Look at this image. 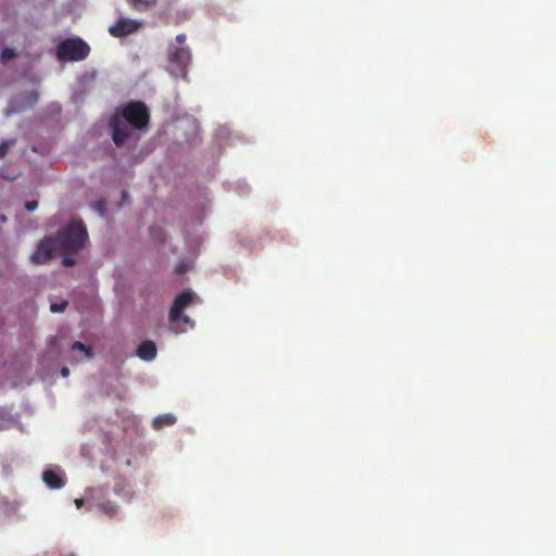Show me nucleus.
I'll return each mask as SVG.
<instances>
[{
  "label": "nucleus",
  "instance_id": "1",
  "mask_svg": "<svg viewBox=\"0 0 556 556\" xmlns=\"http://www.w3.org/2000/svg\"><path fill=\"white\" fill-rule=\"evenodd\" d=\"M123 119L132 128L142 129L150 121V114L144 103L140 101L128 102L122 110L121 114H114L110 119V128L112 129V139L116 146H122L129 138V130L123 126Z\"/></svg>",
  "mask_w": 556,
  "mask_h": 556
},
{
  "label": "nucleus",
  "instance_id": "2",
  "mask_svg": "<svg viewBox=\"0 0 556 556\" xmlns=\"http://www.w3.org/2000/svg\"><path fill=\"white\" fill-rule=\"evenodd\" d=\"M63 254L76 253L85 247L88 240L86 227L80 222H72L54 237Z\"/></svg>",
  "mask_w": 556,
  "mask_h": 556
},
{
  "label": "nucleus",
  "instance_id": "3",
  "mask_svg": "<svg viewBox=\"0 0 556 556\" xmlns=\"http://www.w3.org/2000/svg\"><path fill=\"white\" fill-rule=\"evenodd\" d=\"M195 294L191 290H185L179 293L169 309V321L177 332L186 331L187 327H193V321L189 316L184 315V311L192 303Z\"/></svg>",
  "mask_w": 556,
  "mask_h": 556
},
{
  "label": "nucleus",
  "instance_id": "4",
  "mask_svg": "<svg viewBox=\"0 0 556 556\" xmlns=\"http://www.w3.org/2000/svg\"><path fill=\"white\" fill-rule=\"evenodd\" d=\"M90 53V47L81 38H70L59 43L58 59L61 61H83Z\"/></svg>",
  "mask_w": 556,
  "mask_h": 556
},
{
  "label": "nucleus",
  "instance_id": "5",
  "mask_svg": "<svg viewBox=\"0 0 556 556\" xmlns=\"http://www.w3.org/2000/svg\"><path fill=\"white\" fill-rule=\"evenodd\" d=\"M60 251L54 237L42 239L36 251L30 255V262L36 265H43L53 258L56 251Z\"/></svg>",
  "mask_w": 556,
  "mask_h": 556
},
{
  "label": "nucleus",
  "instance_id": "6",
  "mask_svg": "<svg viewBox=\"0 0 556 556\" xmlns=\"http://www.w3.org/2000/svg\"><path fill=\"white\" fill-rule=\"evenodd\" d=\"M168 61L176 67L178 74L182 77L187 76V67L191 61V51L188 47H168Z\"/></svg>",
  "mask_w": 556,
  "mask_h": 556
},
{
  "label": "nucleus",
  "instance_id": "7",
  "mask_svg": "<svg viewBox=\"0 0 556 556\" xmlns=\"http://www.w3.org/2000/svg\"><path fill=\"white\" fill-rule=\"evenodd\" d=\"M141 26V22L131 18L121 17L109 27V33L111 36L115 38H122L138 31Z\"/></svg>",
  "mask_w": 556,
  "mask_h": 556
},
{
  "label": "nucleus",
  "instance_id": "8",
  "mask_svg": "<svg viewBox=\"0 0 556 556\" xmlns=\"http://www.w3.org/2000/svg\"><path fill=\"white\" fill-rule=\"evenodd\" d=\"M137 356L143 361L150 362L156 356V345L153 341L146 340L139 344Z\"/></svg>",
  "mask_w": 556,
  "mask_h": 556
},
{
  "label": "nucleus",
  "instance_id": "9",
  "mask_svg": "<svg viewBox=\"0 0 556 556\" xmlns=\"http://www.w3.org/2000/svg\"><path fill=\"white\" fill-rule=\"evenodd\" d=\"M42 480L50 489L55 490L63 488L65 484V479L60 473L51 469L43 471Z\"/></svg>",
  "mask_w": 556,
  "mask_h": 556
},
{
  "label": "nucleus",
  "instance_id": "10",
  "mask_svg": "<svg viewBox=\"0 0 556 556\" xmlns=\"http://www.w3.org/2000/svg\"><path fill=\"white\" fill-rule=\"evenodd\" d=\"M177 421V418L173 414H163L156 416L153 421L152 426L155 430H160L164 427L173 426Z\"/></svg>",
  "mask_w": 556,
  "mask_h": 556
},
{
  "label": "nucleus",
  "instance_id": "11",
  "mask_svg": "<svg viewBox=\"0 0 556 556\" xmlns=\"http://www.w3.org/2000/svg\"><path fill=\"white\" fill-rule=\"evenodd\" d=\"M127 3L132 10L143 12L153 8L157 0H127Z\"/></svg>",
  "mask_w": 556,
  "mask_h": 556
},
{
  "label": "nucleus",
  "instance_id": "12",
  "mask_svg": "<svg viewBox=\"0 0 556 556\" xmlns=\"http://www.w3.org/2000/svg\"><path fill=\"white\" fill-rule=\"evenodd\" d=\"M72 350L73 351H80L84 353V356L86 358H89L91 357L92 353H91V349L86 346L84 343L79 342V341H76L74 342L73 346H72Z\"/></svg>",
  "mask_w": 556,
  "mask_h": 556
},
{
  "label": "nucleus",
  "instance_id": "13",
  "mask_svg": "<svg viewBox=\"0 0 556 556\" xmlns=\"http://www.w3.org/2000/svg\"><path fill=\"white\" fill-rule=\"evenodd\" d=\"M101 509L104 514H106L110 517H113L117 514V507L111 503H104L101 505Z\"/></svg>",
  "mask_w": 556,
  "mask_h": 556
},
{
  "label": "nucleus",
  "instance_id": "14",
  "mask_svg": "<svg viewBox=\"0 0 556 556\" xmlns=\"http://www.w3.org/2000/svg\"><path fill=\"white\" fill-rule=\"evenodd\" d=\"M13 58H15V52L11 48H4L1 51V55H0L1 62L5 63Z\"/></svg>",
  "mask_w": 556,
  "mask_h": 556
},
{
  "label": "nucleus",
  "instance_id": "15",
  "mask_svg": "<svg viewBox=\"0 0 556 556\" xmlns=\"http://www.w3.org/2000/svg\"><path fill=\"white\" fill-rule=\"evenodd\" d=\"M66 306H67V302H62L60 304H56V303L51 304L50 308L54 313H61L66 308Z\"/></svg>",
  "mask_w": 556,
  "mask_h": 556
},
{
  "label": "nucleus",
  "instance_id": "16",
  "mask_svg": "<svg viewBox=\"0 0 556 556\" xmlns=\"http://www.w3.org/2000/svg\"><path fill=\"white\" fill-rule=\"evenodd\" d=\"M24 206H25V210H27L28 212H33L38 207V201H36V200L26 201Z\"/></svg>",
  "mask_w": 556,
  "mask_h": 556
},
{
  "label": "nucleus",
  "instance_id": "17",
  "mask_svg": "<svg viewBox=\"0 0 556 556\" xmlns=\"http://www.w3.org/2000/svg\"><path fill=\"white\" fill-rule=\"evenodd\" d=\"M186 39H187V37L185 34L177 35L175 38L177 45H174V47H186L185 46Z\"/></svg>",
  "mask_w": 556,
  "mask_h": 556
},
{
  "label": "nucleus",
  "instance_id": "18",
  "mask_svg": "<svg viewBox=\"0 0 556 556\" xmlns=\"http://www.w3.org/2000/svg\"><path fill=\"white\" fill-rule=\"evenodd\" d=\"M62 264L66 267H71L75 264V260L71 256L65 255L62 260Z\"/></svg>",
  "mask_w": 556,
  "mask_h": 556
},
{
  "label": "nucleus",
  "instance_id": "19",
  "mask_svg": "<svg viewBox=\"0 0 556 556\" xmlns=\"http://www.w3.org/2000/svg\"><path fill=\"white\" fill-rule=\"evenodd\" d=\"M8 150H9V146L7 142H2L0 144V157H4L8 153Z\"/></svg>",
  "mask_w": 556,
  "mask_h": 556
},
{
  "label": "nucleus",
  "instance_id": "20",
  "mask_svg": "<svg viewBox=\"0 0 556 556\" xmlns=\"http://www.w3.org/2000/svg\"><path fill=\"white\" fill-rule=\"evenodd\" d=\"M61 375H62L63 377H67V376L70 375V369H68L67 367H63V368L61 369Z\"/></svg>",
  "mask_w": 556,
  "mask_h": 556
},
{
  "label": "nucleus",
  "instance_id": "21",
  "mask_svg": "<svg viewBox=\"0 0 556 556\" xmlns=\"http://www.w3.org/2000/svg\"><path fill=\"white\" fill-rule=\"evenodd\" d=\"M75 504H76V506L79 508V507H81V506H83V504H84V500H81V498H77V500H75Z\"/></svg>",
  "mask_w": 556,
  "mask_h": 556
},
{
  "label": "nucleus",
  "instance_id": "22",
  "mask_svg": "<svg viewBox=\"0 0 556 556\" xmlns=\"http://www.w3.org/2000/svg\"><path fill=\"white\" fill-rule=\"evenodd\" d=\"M98 210H99L101 213H103V211H104V204H103L102 202H99V203H98Z\"/></svg>",
  "mask_w": 556,
  "mask_h": 556
},
{
  "label": "nucleus",
  "instance_id": "23",
  "mask_svg": "<svg viewBox=\"0 0 556 556\" xmlns=\"http://www.w3.org/2000/svg\"><path fill=\"white\" fill-rule=\"evenodd\" d=\"M0 219H1L2 222H5V220H7L5 216H1V217H0Z\"/></svg>",
  "mask_w": 556,
  "mask_h": 556
},
{
  "label": "nucleus",
  "instance_id": "24",
  "mask_svg": "<svg viewBox=\"0 0 556 556\" xmlns=\"http://www.w3.org/2000/svg\"><path fill=\"white\" fill-rule=\"evenodd\" d=\"M37 98H38V97H37V94H35V96H34V102H36V101H37Z\"/></svg>",
  "mask_w": 556,
  "mask_h": 556
},
{
  "label": "nucleus",
  "instance_id": "25",
  "mask_svg": "<svg viewBox=\"0 0 556 556\" xmlns=\"http://www.w3.org/2000/svg\"><path fill=\"white\" fill-rule=\"evenodd\" d=\"M66 556H75V554L74 553H70Z\"/></svg>",
  "mask_w": 556,
  "mask_h": 556
}]
</instances>
